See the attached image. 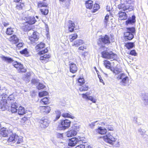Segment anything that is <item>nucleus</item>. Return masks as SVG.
<instances>
[{
  "mask_svg": "<svg viewBox=\"0 0 148 148\" xmlns=\"http://www.w3.org/2000/svg\"><path fill=\"white\" fill-rule=\"evenodd\" d=\"M40 103H43L45 105L49 103V100L47 97H46L41 100Z\"/></svg>",
  "mask_w": 148,
  "mask_h": 148,
  "instance_id": "e433bc0d",
  "label": "nucleus"
},
{
  "mask_svg": "<svg viewBox=\"0 0 148 148\" xmlns=\"http://www.w3.org/2000/svg\"><path fill=\"white\" fill-rule=\"evenodd\" d=\"M47 6V4L43 2L40 1L38 4V7L39 8L42 7H46Z\"/></svg>",
  "mask_w": 148,
  "mask_h": 148,
  "instance_id": "79ce46f5",
  "label": "nucleus"
},
{
  "mask_svg": "<svg viewBox=\"0 0 148 148\" xmlns=\"http://www.w3.org/2000/svg\"><path fill=\"white\" fill-rule=\"evenodd\" d=\"M45 86L44 85L42 84L39 83L38 85L37 86V88L38 89L40 90L44 88Z\"/></svg>",
  "mask_w": 148,
  "mask_h": 148,
  "instance_id": "3c124183",
  "label": "nucleus"
},
{
  "mask_svg": "<svg viewBox=\"0 0 148 148\" xmlns=\"http://www.w3.org/2000/svg\"><path fill=\"white\" fill-rule=\"evenodd\" d=\"M57 136L59 138H63V134L58 133L57 134Z\"/></svg>",
  "mask_w": 148,
  "mask_h": 148,
  "instance_id": "e2e57ef3",
  "label": "nucleus"
},
{
  "mask_svg": "<svg viewBox=\"0 0 148 148\" xmlns=\"http://www.w3.org/2000/svg\"><path fill=\"white\" fill-rule=\"evenodd\" d=\"M18 106L16 102H13L11 104L10 108L9 109L12 112H16L18 110Z\"/></svg>",
  "mask_w": 148,
  "mask_h": 148,
  "instance_id": "dca6fc26",
  "label": "nucleus"
},
{
  "mask_svg": "<svg viewBox=\"0 0 148 148\" xmlns=\"http://www.w3.org/2000/svg\"><path fill=\"white\" fill-rule=\"evenodd\" d=\"M26 18L27 23H28L30 25H32L35 23L36 21L35 18L34 16H29L25 18Z\"/></svg>",
  "mask_w": 148,
  "mask_h": 148,
  "instance_id": "4468645a",
  "label": "nucleus"
},
{
  "mask_svg": "<svg viewBox=\"0 0 148 148\" xmlns=\"http://www.w3.org/2000/svg\"><path fill=\"white\" fill-rule=\"evenodd\" d=\"M135 22V16L134 15H133L132 17L129 18L128 20L126 22L127 25L132 24Z\"/></svg>",
  "mask_w": 148,
  "mask_h": 148,
  "instance_id": "6ab92c4d",
  "label": "nucleus"
},
{
  "mask_svg": "<svg viewBox=\"0 0 148 148\" xmlns=\"http://www.w3.org/2000/svg\"><path fill=\"white\" fill-rule=\"evenodd\" d=\"M11 131L10 130H8L6 128H3L0 130V134L3 137H6L9 134H10Z\"/></svg>",
  "mask_w": 148,
  "mask_h": 148,
  "instance_id": "9d476101",
  "label": "nucleus"
},
{
  "mask_svg": "<svg viewBox=\"0 0 148 148\" xmlns=\"http://www.w3.org/2000/svg\"><path fill=\"white\" fill-rule=\"evenodd\" d=\"M86 49V46H81L80 47H79V48H78V49L79 50H83L84 49Z\"/></svg>",
  "mask_w": 148,
  "mask_h": 148,
  "instance_id": "774afa93",
  "label": "nucleus"
},
{
  "mask_svg": "<svg viewBox=\"0 0 148 148\" xmlns=\"http://www.w3.org/2000/svg\"><path fill=\"white\" fill-rule=\"evenodd\" d=\"M109 15L107 14L105 16L104 19L103 21L104 24L105 26L106 27L109 21Z\"/></svg>",
  "mask_w": 148,
  "mask_h": 148,
  "instance_id": "4c0bfd02",
  "label": "nucleus"
},
{
  "mask_svg": "<svg viewBox=\"0 0 148 148\" xmlns=\"http://www.w3.org/2000/svg\"><path fill=\"white\" fill-rule=\"evenodd\" d=\"M99 5L97 4H95L94 5L93 10L94 11L93 12H96L99 8Z\"/></svg>",
  "mask_w": 148,
  "mask_h": 148,
  "instance_id": "de8ad7c7",
  "label": "nucleus"
},
{
  "mask_svg": "<svg viewBox=\"0 0 148 148\" xmlns=\"http://www.w3.org/2000/svg\"><path fill=\"white\" fill-rule=\"evenodd\" d=\"M142 99L145 105H148V93L143 94L142 97Z\"/></svg>",
  "mask_w": 148,
  "mask_h": 148,
  "instance_id": "a211bd4d",
  "label": "nucleus"
},
{
  "mask_svg": "<svg viewBox=\"0 0 148 148\" xmlns=\"http://www.w3.org/2000/svg\"><path fill=\"white\" fill-rule=\"evenodd\" d=\"M33 33V35L31 36L34 38H36L37 40L38 39V38L37 35L36 34L37 32H34L33 30L31 31Z\"/></svg>",
  "mask_w": 148,
  "mask_h": 148,
  "instance_id": "09e8293b",
  "label": "nucleus"
},
{
  "mask_svg": "<svg viewBox=\"0 0 148 148\" xmlns=\"http://www.w3.org/2000/svg\"><path fill=\"white\" fill-rule=\"evenodd\" d=\"M130 54L134 56H136V53L135 50H132L131 51L130 53Z\"/></svg>",
  "mask_w": 148,
  "mask_h": 148,
  "instance_id": "13d9d810",
  "label": "nucleus"
},
{
  "mask_svg": "<svg viewBox=\"0 0 148 148\" xmlns=\"http://www.w3.org/2000/svg\"><path fill=\"white\" fill-rule=\"evenodd\" d=\"M9 40L12 42L16 43L18 42L19 39L16 37L15 35H13L9 38Z\"/></svg>",
  "mask_w": 148,
  "mask_h": 148,
  "instance_id": "a878e982",
  "label": "nucleus"
},
{
  "mask_svg": "<svg viewBox=\"0 0 148 148\" xmlns=\"http://www.w3.org/2000/svg\"><path fill=\"white\" fill-rule=\"evenodd\" d=\"M31 75L29 73H27L24 75L23 78L24 80H25L26 82H28L29 81L30 79V77Z\"/></svg>",
  "mask_w": 148,
  "mask_h": 148,
  "instance_id": "7c9ffc66",
  "label": "nucleus"
},
{
  "mask_svg": "<svg viewBox=\"0 0 148 148\" xmlns=\"http://www.w3.org/2000/svg\"><path fill=\"white\" fill-rule=\"evenodd\" d=\"M56 120H57L60 117L61 115V112L59 111H57L56 112Z\"/></svg>",
  "mask_w": 148,
  "mask_h": 148,
  "instance_id": "8fccbe9b",
  "label": "nucleus"
},
{
  "mask_svg": "<svg viewBox=\"0 0 148 148\" xmlns=\"http://www.w3.org/2000/svg\"><path fill=\"white\" fill-rule=\"evenodd\" d=\"M138 132L143 137H144V136L145 135L148 136L147 134H145L146 131L144 129L140 128L138 130Z\"/></svg>",
  "mask_w": 148,
  "mask_h": 148,
  "instance_id": "72a5a7b5",
  "label": "nucleus"
},
{
  "mask_svg": "<svg viewBox=\"0 0 148 148\" xmlns=\"http://www.w3.org/2000/svg\"><path fill=\"white\" fill-rule=\"evenodd\" d=\"M98 77L99 79V81L100 82L102 83L103 85H105V83L103 82V80L102 79L100 75H98Z\"/></svg>",
  "mask_w": 148,
  "mask_h": 148,
  "instance_id": "bf43d9fd",
  "label": "nucleus"
},
{
  "mask_svg": "<svg viewBox=\"0 0 148 148\" xmlns=\"http://www.w3.org/2000/svg\"><path fill=\"white\" fill-rule=\"evenodd\" d=\"M82 97L86 99L90 100L94 103L96 102V99L92 96H88L86 94H82Z\"/></svg>",
  "mask_w": 148,
  "mask_h": 148,
  "instance_id": "aec40b11",
  "label": "nucleus"
},
{
  "mask_svg": "<svg viewBox=\"0 0 148 148\" xmlns=\"http://www.w3.org/2000/svg\"><path fill=\"white\" fill-rule=\"evenodd\" d=\"M20 53L22 54H24L26 55L27 54L28 52L27 50V49H25L24 50H23L22 51H20Z\"/></svg>",
  "mask_w": 148,
  "mask_h": 148,
  "instance_id": "6e6d98bb",
  "label": "nucleus"
},
{
  "mask_svg": "<svg viewBox=\"0 0 148 148\" xmlns=\"http://www.w3.org/2000/svg\"><path fill=\"white\" fill-rule=\"evenodd\" d=\"M84 43L83 41L81 39L77 40L72 45L73 46L78 47Z\"/></svg>",
  "mask_w": 148,
  "mask_h": 148,
  "instance_id": "b1692460",
  "label": "nucleus"
},
{
  "mask_svg": "<svg viewBox=\"0 0 148 148\" xmlns=\"http://www.w3.org/2000/svg\"><path fill=\"white\" fill-rule=\"evenodd\" d=\"M60 1L63 3H64L65 4H67L69 3V0H59Z\"/></svg>",
  "mask_w": 148,
  "mask_h": 148,
  "instance_id": "0e129e2a",
  "label": "nucleus"
},
{
  "mask_svg": "<svg viewBox=\"0 0 148 148\" xmlns=\"http://www.w3.org/2000/svg\"><path fill=\"white\" fill-rule=\"evenodd\" d=\"M77 134V132L74 130H70L66 132V136L67 137H69L75 136Z\"/></svg>",
  "mask_w": 148,
  "mask_h": 148,
  "instance_id": "4be33fe9",
  "label": "nucleus"
},
{
  "mask_svg": "<svg viewBox=\"0 0 148 148\" xmlns=\"http://www.w3.org/2000/svg\"><path fill=\"white\" fill-rule=\"evenodd\" d=\"M126 32H125L124 36L125 39L131 40L134 37V34L135 33V29L134 27L127 28Z\"/></svg>",
  "mask_w": 148,
  "mask_h": 148,
  "instance_id": "7ed1b4c3",
  "label": "nucleus"
},
{
  "mask_svg": "<svg viewBox=\"0 0 148 148\" xmlns=\"http://www.w3.org/2000/svg\"><path fill=\"white\" fill-rule=\"evenodd\" d=\"M78 138H71L69 140L68 145L71 147L74 146L77 143H78Z\"/></svg>",
  "mask_w": 148,
  "mask_h": 148,
  "instance_id": "ddd939ff",
  "label": "nucleus"
},
{
  "mask_svg": "<svg viewBox=\"0 0 148 148\" xmlns=\"http://www.w3.org/2000/svg\"><path fill=\"white\" fill-rule=\"evenodd\" d=\"M73 127L75 129H77L79 128V126L77 124H75L74 125Z\"/></svg>",
  "mask_w": 148,
  "mask_h": 148,
  "instance_id": "052dcab7",
  "label": "nucleus"
},
{
  "mask_svg": "<svg viewBox=\"0 0 148 148\" xmlns=\"http://www.w3.org/2000/svg\"><path fill=\"white\" fill-rule=\"evenodd\" d=\"M40 10L42 14L46 15L48 13V10L46 9H41Z\"/></svg>",
  "mask_w": 148,
  "mask_h": 148,
  "instance_id": "c03bdc74",
  "label": "nucleus"
},
{
  "mask_svg": "<svg viewBox=\"0 0 148 148\" xmlns=\"http://www.w3.org/2000/svg\"><path fill=\"white\" fill-rule=\"evenodd\" d=\"M11 133L12 134H10V136L8 140V143L12 142L13 143H14L17 140L18 136L15 134H12V133Z\"/></svg>",
  "mask_w": 148,
  "mask_h": 148,
  "instance_id": "1a4fd4ad",
  "label": "nucleus"
},
{
  "mask_svg": "<svg viewBox=\"0 0 148 148\" xmlns=\"http://www.w3.org/2000/svg\"><path fill=\"white\" fill-rule=\"evenodd\" d=\"M122 70L121 69H115L113 71V72L115 74H119L121 72Z\"/></svg>",
  "mask_w": 148,
  "mask_h": 148,
  "instance_id": "a18cd8bd",
  "label": "nucleus"
},
{
  "mask_svg": "<svg viewBox=\"0 0 148 148\" xmlns=\"http://www.w3.org/2000/svg\"><path fill=\"white\" fill-rule=\"evenodd\" d=\"M39 122L40 124V126L43 128L48 126L50 123L49 120L46 117L42 118L41 119L39 120Z\"/></svg>",
  "mask_w": 148,
  "mask_h": 148,
  "instance_id": "0eeeda50",
  "label": "nucleus"
},
{
  "mask_svg": "<svg viewBox=\"0 0 148 148\" xmlns=\"http://www.w3.org/2000/svg\"><path fill=\"white\" fill-rule=\"evenodd\" d=\"M17 141L16 143L17 144H20V143H22L23 141V140L22 138H19L18 136V138L17 139Z\"/></svg>",
  "mask_w": 148,
  "mask_h": 148,
  "instance_id": "864d4df0",
  "label": "nucleus"
},
{
  "mask_svg": "<svg viewBox=\"0 0 148 148\" xmlns=\"http://www.w3.org/2000/svg\"><path fill=\"white\" fill-rule=\"evenodd\" d=\"M103 139L107 143L114 147L119 145V141L114 136L113 134L109 133L102 137Z\"/></svg>",
  "mask_w": 148,
  "mask_h": 148,
  "instance_id": "f257e3e1",
  "label": "nucleus"
},
{
  "mask_svg": "<svg viewBox=\"0 0 148 148\" xmlns=\"http://www.w3.org/2000/svg\"><path fill=\"white\" fill-rule=\"evenodd\" d=\"M71 123L70 121L68 119H65L61 121L59 126L61 128L62 130H65L69 127Z\"/></svg>",
  "mask_w": 148,
  "mask_h": 148,
  "instance_id": "423d86ee",
  "label": "nucleus"
},
{
  "mask_svg": "<svg viewBox=\"0 0 148 148\" xmlns=\"http://www.w3.org/2000/svg\"><path fill=\"white\" fill-rule=\"evenodd\" d=\"M101 55L103 58L107 59H110L111 60H116L117 57L116 54L111 51H104L102 52Z\"/></svg>",
  "mask_w": 148,
  "mask_h": 148,
  "instance_id": "20e7f679",
  "label": "nucleus"
},
{
  "mask_svg": "<svg viewBox=\"0 0 148 148\" xmlns=\"http://www.w3.org/2000/svg\"><path fill=\"white\" fill-rule=\"evenodd\" d=\"M78 82L80 85H82L85 82L84 79L83 78H79L78 79Z\"/></svg>",
  "mask_w": 148,
  "mask_h": 148,
  "instance_id": "49530a36",
  "label": "nucleus"
},
{
  "mask_svg": "<svg viewBox=\"0 0 148 148\" xmlns=\"http://www.w3.org/2000/svg\"><path fill=\"white\" fill-rule=\"evenodd\" d=\"M29 40L32 42H34L35 41H37L38 40L36 38H34L32 37V36L29 37Z\"/></svg>",
  "mask_w": 148,
  "mask_h": 148,
  "instance_id": "603ef678",
  "label": "nucleus"
},
{
  "mask_svg": "<svg viewBox=\"0 0 148 148\" xmlns=\"http://www.w3.org/2000/svg\"><path fill=\"white\" fill-rule=\"evenodd\" d=\"M2 59L4 61L9 63H13L15 62L11 58L5 57V56H3L1 57Z\"/></svg>",
  "mask_w": 148,
  "mask_h": 148,
  "instance_id": "412c9836",
  "label": "nucleus"
},
{
  "mask_svg": "<svg viewBox=\"0 0 148 148\" xmlns=\"http://www.w3.org/2000/svg\"><path fill=\"white\" fill-rule=\"evenodd\" d=\"M133 121L135 123H137V117L136 116H134L133 117Z\"/></svg>",
  "mask_w": 148,
  "mask_h": 148,
  "instance_id": "680f3d73",
  "label": "nucleus"
},
{
  "mask_svg": "<svg viewBox=\"0 0 148 148\" xmlns=\"http://www.w3.org/2000/svg\"><path fill=\"white\" fill-rule=\"evenodd\" d=\"M48 94L47 92L46 91H43L39 93V96L40 97H42L44 96L47 95Z\"/></svg>",
  "mask_w": 148,
  "mask_h": 148,
  "instance_id": "37998d69",
  "label": "nucleus"
},
{
  "mask_svg": "<svg viewBox=\"0 0 148 148\" xmlns=\"http://www.w3.org/2000/svg\"><path fill=\"white\" fill-rule=\"evenodd\" d=\"M104 64L105 67L108 69L110 68L111 65L110 63L108 61L106 60L104 61Z\"/></svg>",
  "mask_w": 148,
  "mask_h": 148,
  "instance_id": "c9c22d12",
  "label": "nucleus"
},
{
  "mask_svg": "<svg viewBox=\"0 0 148 148\" xmlns=\"http://www.w3.org/2000/svg\"><path fill=\"white\" fill-rule=\"evenodd\" d=\"M77 37V35L76 33L71 34L69 35V38L70 42H72Z\"/></svg>",
  "mask_w": 148,
  "mask_h": 148,
  "instance_id": "c756f323",
  "label": "nucleus"
},
{
  "mask_svg": "<svg viewBox=\"0 0 148 148\" xmlns=\"http://www.w3.org/2000/svg\"><path fill=\"white\" fill-rule=\"evenodd\" d=\"M23 43L22 42H21V43H18V44H17L16 45V46H17V47H18V48H20V47H22L23 46Z\"/></svg>",
  "mask_w": 148,
  "mask_h": 148,
  "instance_id": "338daca9",
  "label": "nucleus"
},
{
  "mask_svg": "<svg viewBox=\"0 0 148 148\" xmlns=\"http://www.w3.org/2000/svg\"><path fill=\"white\" fill-rule=\"evenodd\" d=\"M119 80H121L120 84L121 85L126 86L129 85V79L127 75L124 73L120 74L117 77Z\"/></svg>",
  "mask_w": 148,
  "mask_h": 148,
  "instance_id": "f03ea898",
  "label": "nucleus"
},
{
  "mask_svg": "<svg viewBox=\"0 0 148 148\" xmlns=\"http://www.w3.org/2000/svg\"><path fill=\"white\" fill-rule=\"evenodd\" d=\"M13 29L10 28H8L7 29L6 34L8 35H11L14 32Z\"/></svg>",
  "mask_w": 148,
  "mask_h": 148,
  "instance_id": "58836bf2",
  "label": "nucleus"
},
{
  "mask_svg": "<svg viewBox=\"0 0 148 148\" xmlns=\"http://www.w3.org/2000/svg\"><path fill=\"white\" fill-rule=\"evenodd\" d=\"M62 115L64 117L69 118L72 119H73L75 117L73 115L68 113H63L62 114Z\"/></svg>",
  "mask_w": 148,
  "mask_h": 148,
  "instance_id": "f704fd0d",
  "label": "nucleus"
},
{
  "mask_svg": "<svg viewBox=\"0 0 148 148\" xmlns=\"http://www.w3.org/2000/svg\"><path fill=\"white\" fill-rule=\"evenodd\" d=\"M93 1L91 0H88L86 1L85 3V5L87 8L91 9L93 6Z\"/></svg>",
  "mask_w": 148,
  "mask_h": 148,
  "instance_id": "c85d7f7f",
  "label": "nucleus"
},
{
  "mask_svg": "<svg viewBox=\"0 0 148 148\" xmlns=\"http://www.w3.org/2000/svg\"><path fill=\"white\" fill-rule=\"evenodd\" d=\"M125 46L127 49H129L133 47L134 44L133 42H128L125 44Z\"/></svg>",
  "mask_w": 148,
  "mask_h": 148,
  "instance_id": "ea45409f",
  "label": "nucleus"
},
{
  "mask_svg": "<svg viewBox=\"0 0 148 148\" xmlns=\"http://www.w3.org/2000/svg\"><path fill=\"white\" fill-rule=\"evenodd\" d=\"M41 112L45 114L49 113L51 110L50 107L49 106H40L39 108Z\"/></svg>",
  "mask_w": 148,
  "mask_h": 148,
  "instance_id": "f8f14e48",
  "label": "nucleus"
},
{
  "mask_svg": "<svg viewBox=\"0 0 148 148\" xmlns=\"http://www.w3.org/2000/svg\"><path fill=\"white\" fill-rule=\"evenodd\" d=\"M31 82L33 84H35L38 82V80L34 79L32 80Z\"/></svg>",
  "mask_w": 148,
  "mask_h": 148,
  "instance_id": "69168bd1",
  "label": "nucleus"
},
{
  "mask_svg": "<svg viewBox=\"0 0 148 148\" xmlns=\"http://www.w3.org/2000/svg\"><path fill=\"white\" fill-rule=\"evenodd\" d=\"M68 29L69 31L70 32L73 31L75 27V25L74 23L72 21H69V22Z\"/></svg>",
  "mask_w": 148,
  "mask_h": 148,
  "instance_id": "393cba45",
  "label": "nucleus"
},
{
  "mask_svg": "<svg viewBox=\"0 0 148 148\" xmlns=\"http://www.w3.org/2000/svg\"><path fill=\"white\" fill-rule=\"evenodd\" d=\"M25 109L23 107L20 106L18 109V113L19 115H23L26 113Z\"/></svg>",
  "mask_w": 148,
  "mask_h": 148,
  "instance_id": "cd10ccee",
  "label": "nucleus"
},
{
  "mask_svg": "<svg viewBox=\"0 0 148 148\" xmlns=\"http://www.w3.org/2000/svg\"><path fill=\"white\" fill-rule=\"evenodd\" d=\"M13 65L16 68L19 73H23L26 72V70L24 68L23 65L16 61L14 62Z\"/></svg>",
  "mask_w": 148,
  "mask_h": 148,
  "instance_id": "39448f33",
  "label": "nucleus"
},
{
  "mask_svg": "<svg viewBox=\"0 0 148 148\" xmlns=\"http://www.w3.org/2000/svg\"><path fill=\"white\" fill-rule=\"evenodd\" d=\"M97 132L101 134H104L107 132V130L105 128L100 127L97 130Z\"/></svg>",
  "mask_w": 148,
  "mask_h": 148,
  "instance_id": "bb28decb",
  "label": "nucleus"
},
{
  "mask_svg": "<svg viewBox=\"0 0 148 148\" xmlns=\"http://www.w3.org/2000/svg\"><path fill=\"white\" fill-rule=\"evenodd\" d=\"M31 25L29 24L28 23H27V22L25 23V26L24 27L23 29L25 31H27L30 30L31 29Z\"/></svg>",
  "mask_w": 148,
  "mask_h": 148,
  "instance_id": "473e14b6",
  "label": "nucleus"
},
{
  "mask_svg": "<svg viewBox=\"0 0 148 148\" xmlns=\"http://www.w3.org/2000/svg\"><path fill=\"white\" fill-rule=\"evenodd\" d=\"M45 46V44L44 43L41 42L40 44H38L36 47L37 50L38 49H41L43 48Z\"/></svg>",
  "mask_w": 148,
  "mask_h": 148,
  "instance_id": "a19ab883",
  "label": "nucleus"
},
{
  "mask_svg": "<svg viewBox=\"0 0 148 148\" xmlns=\"http://www.w3.org/2000/svg\"><path fill=\"white\" fill-rule=\"evenodd\" d=\"M48 50L47 49H45L44 50H42L39 52V54L40 55H43V54L46 53L47 52Z\"/></svg>",
  "mask_w": 148,
  "mask_h": 148,
  "instance_id": "5fc2aeb1",
  "label": "nucleus"
},
{
  "mask_svg": "<svg viewBox=\"0 0 148 148\" xmlns=\"http://www.w3.org/2000/svg\"><path fill=\"white\" fill-rule=\"evenodd\" d=\"M118 14L119 18L121 20L126 19L127 17V14L125 12H119V13Z\"/></svg>",
  "mask_w": 148,
  "mask_h": 148,
  "instance_id": "5701e85b",
  "label": "nucleus"
},
{
  "mask_svg": "<svg viewBox=\"0 0 148 148\" xmlns=\"http://www.w3.org/2000/svg\"><path fill=\"white\" fill-rule=\"evenodd\" d=\"M50 55L48 54H45L42 56H41L40 58L41 60H42V62L43 63H46L48 62L49 59L50 57Z\"/></svg>",
  "mask_w": 148,
  "mask_h": 148,
  "instance_id": "f3484780",
  "label": "nucleus"
},
{
  "mask_svg": "<svg viewBox=\"0 0 148 148\" xmlns=\"http://www.w3.org/2000/svg\"><path fill=\"white\" fill-rule=\"evenodd\" d=\"M82 86L79 87V90L82 92H84L87 91L88 89V86L86 85H84L83 84L82 85Z\"/></svg>",
  "mask_w": 148,
  "mask_h": 148,
  "instance_id": "2f4dec72",
  "label": "nucleus"
},
{
  "mask_svg": "<svg viewBox=\"0 0 148 148\" xmlns=\"http://www.w3.org/2000/svg\"><path fill=\"white\" fill-rule=\"evenodd\" d=\"M99 41L105 44H109L110 43L109 37L107 35L99 38Z\"/></svg>",
  "mask_w": 148,
  "mask_h": 148,
  "instance_id": "9b49d317",
  "label": "nucleus"
},
{
  "mask_svg": "<svg viewBox=\"0 0 148 148\" xmlns=\"http://www.w3.org/2000/svg\"><path fill=\"white\" fill-rule=\"evenodd\" d=\"M119 8L121 10L126 11L127 12L132 10L133 7L130 5L125 4H120L119 5Z\"/></svg>",
  "mask_w": 148,
  "mask_h": 148,
  "instance_id": "6e6552de",
  "label": "nucleus"
},
{
  "mask_svg": "<svg viewBox=\"0 0 148 148\" xmlns=\"http://www.w3.org/2000/svg\"><path fill=\"white\" fill-rule=\"evenodd\" d=\"M106 128L109 130L112 131L113 130V128L111 125H107L106 126Z\"/></svg>",
  "mask_w": 148,
  "mask_h": 148,
  "instance_id": "4d7b16f0",
  "label": "nucleus"
},
{
  "mask_svg": "<svg viewBox=\"0 0 148 148\" xmlns=\"http://www.w3.org/2000/svg\"><path fill=\"white\" fill-rule=\"evenodd\" d=\"M70 71L73 73H75L77 71V68L76 65L73 63H71L69 64Z\"/></svg>",
  "mask_w": 148,
  "mask_h": 148,
  "instance_id": "2eb2a0df",
  "label": "nucleus"
}]
</instances>
